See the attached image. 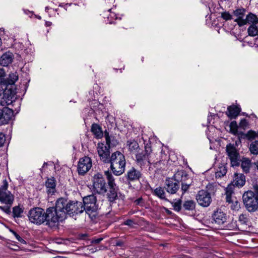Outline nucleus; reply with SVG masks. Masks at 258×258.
I'll return each mask as SVG.
<instances>
[{"label":"nucleus","instance_id":"nucleus-1","mask_svg":"<svg viewBox=\"0 0 258 258\" xmlns=\"http://www.w3.org/2000/svg\"><path fill=\"white\" fill-rule=\"evenodd\" d=\"M58 223L63 221L67 217V215L73 217L82 213L84 211L83 204L78 201H68L64 198L58 199L54 207Z\"/></svg>","mask_w":258,"mask_h":258},{"label":"nucleus","instance_id":"nucleus-2","mask_svg":"<svg viewBox=\"0 0 258 258\" xmlns=\"http://www.w3.org/2000/svg\"><path fill=\"white\" fill-rule=\"evenodd\" d=\"M29 221L36 225H40L44 222L49 227H53L58 223L54 207L44 210L40 207L33 208L28 214Z\"/></svg>","mask_w":258,"mask_h":258},{"label":"nucleus","instance_id":"nucleus-3","mask_svg":"<svg viewBox=\"0 0 258 258\" xmlns=\"http://www.w3.org/2000/svg\"><path fill=\"white\" fill-rule=\"evenodd\" d=\"M152 153V149L150 146L147 144L145 146V149L142 150L141 152H138L135 155V162L137 165L143 169L149 166V170L152 167L157 168H161L159 165L162 163V160L166 159L167 155L165 153L161 152L162 160L159 161L155 162L154 161L151 162L150 160L151 154Z\"/></svg>","mask_w":258,"mask_h":258},{"label":"nucleus","instance_id":"nucleus-4","mask_svg":"<svg viewBox=\"0 0 258 258\" xmlns=\"http://www.w3.org/2000/svg\"><path fill=\"white\" fill-rule=\"evenodd\" d=\"M108 163L110 164V169L113 173L116 176L121 175L125 171V157L119 151H116L111 154Z\"/></svg>","mask_w":258,"mask_h":258},{"label":"nucleus","instance_id":"nucleus-5","mask_svg":"<svg viewBox=\"0 0 258 258\" xmlns=\"http://www.w3.org/2000/svg\"><path fill=\"white\" fill-rule=\"evenodd\" d=\"M242 198L243 205L248 212L258 211V195L256 193H253L252 190H248L243 194Z\"/></svg>","mask_w":258,"mask_h":258},{"label":"nucleus","instance_id":"nucleus-6","mask_svg":"<svg viewBox=\"0 0 258 258\" xmlns=\"http://www.w3.org/2000/svg\"><path fill=\"white\" fill-rule=\"evenodd\" d=\"M92 191L93 193L103 195L107 191V184L103 175L99 173L92 176Z\"/></svg>","mask_w":258,"mask_h":258},{"label":"nucleus","instance_id":"nucleus-7","mask_svg":"<svg viewBox=\"0 0 258 258\" xmlns=\"http://www.w3.org/2000/svg\"><path fill=\"white\" fill-rule=\"evenodd\" d=\"M175 181L181 183L182 194H184L191 185V179L189 175L183 170L177 171L174 175Z\"/></svg>","mask_w":258,"mask_h":258},{"label":"nucleus","instance_id":"nucleus-8","mask_svg":"<svg viewBox=\"0 0 258 258\" xmlns=\"http://www.w3.org/2000/svg\"><path fill=\"white\" fill-rule=\"evenodd\" d=\"M83 208L87 214L90 216L92 214L96 213L98 209L96 204V197L93 194L83 198Z\"/></svg>","mask_w":258,"mask_h":258},{"label":"nucleus","instance_id":"nucleus-9","mask_svg":"<svg viewBox=\"0 0 258 258\" xmlns=\"http://www.w3.org/2000/svg\"><path fill=\"white\" fill-rule=\"evenodd\" d=\"M8 183L5 180L0 187V202L2 204L12 206L14 201V196L8 190Z\"/></svg>","mask_w":258,"mask_h":258},{"label":"nucleus","instance_id":"nucleus-10","mask_svg":"<svg viewBox=\"0 0 258 258\" xmlns=\"http://www.w3.org/2000/svg\"><path fill=\"white\" fill-rule=\"evenodd\" d=\"M105 174L107 178L108 185L109 187V192L107 194V198L109 201L112 202L115 201L117 197V187L111 173L109 171H107L105 172Z\"/></svg>","mask_w":258,"mask_h":258},{"label":"nucleus","instance_id":"nucleus-11","mask_svg":"<svg viewBox=\"0 0 258 258\" xmlns=\"http://www.w3.org/2000/svg\"><path fill=\"white\" fill-rule=\"evenodd\" d=\"M3 89V96L0 99V104L3 106H6L12 103L16 92L15 88H9V86H6Z\"/></svg>","mask_w":258,"mask_h":258},{"label":"nucleus","instance_id":"nucleus-12","mask_svg":"<svg viewBox=\"0 0 258 258\" xmlns=\"http://www.w3.org/2000/svg\"><path fill=\"white\" fill-rule=\"evenodd\" d=\"M226 151L230 160L232 166H238L239 165V155L235 146L232 144L226 146Z\"/></svg>","mask_w":258,"mask_h":258},{"label":"nucleus","instance_id":"nucleus-13","mask_svg":"<svg viewBox=\"0 0 258 258\" xmlns=\"http://www.w3.org/2000/svg\"><path fill=\"white\" fill-rule=\"evenodd\" d=\"M110 145L99 143L97 144V152L101 161L105 163H109L110 157Z\"/></svg>","mask_w":258,"mask_h":258},{"label":"nucleus","instance_id":"nucleus-14","mask_svg":"<svg viewBox=\"0 0 258 258\" xmlns=\"http://www.w3.org/2000/svg\"><path fill=\"white\" fill-rule=\"evenodd\" d=\"M92 167V160L90 158L85 156L80 159L77 170L79 175H83L86 173Z\"/></svg>","mask_w":258,"mask_h":258},{"label":"nucleus","instance_id":"nucleus-15","mask_svg":"<svg viewBox=\"0 0 258 258\" xmlns=\"http://www.w3.org/2000/svg\"><path fill=\"white\" fill-rule=\"evenodd\" d=\"M198 204L204 207H208L212 202L211 194L207 190H201L196 195Z\"/></svg>","mask_w":258,"mask_h":258},{"label":"nucleus","instance_id":"nucleus-16","mask_svg":"<svg viewBox=\"0 0 258 258\" xmlns=\"http://www.w3.org/2000/svg\"><path fill=\"white\" fill-rule=\"evenodd\" d=\"M212 219L215 223L221 225L226 222L227 216L221 209H218L212 214Z\"/></svg>","mask_w":258,"mask_h":258},{"label":"nucleus","instance_id":"nucleus-17","mask_svg":"<svg viewBox=\"0 0 258 258\" xmlns=\"http://www.w3.org/2000/svg\"><path fill=\"white\" fill-rule=\"evenodd\" d=\"M179 182L174 180V176L172 178H169L166 180L165 188L168 193L171 194H175L179 189Z\"/></svg>","mask_w":258,"mask_h":258},{"label":"nucleus","instance_id":"nucleus-18","mask_svg":"<svg viewBox=\"0 0 258 258\" xmlns=\"http://www.w3.org/2000/svg\"><path fill=\"white\" fill-rule=\"evenodd\" d=\"M13 114L12 109L6 108L4 109H0V123L5 124L11 119Z\"/></svg>","mask_w":258,"mask_h":258},{"label":"nucleus","instance_id":"nucleus-19","mask_svg":"<svg viewBox=\"0 0 258 258\" xmlns=\"http://www.w3.org/2000/svg\"><path fill=\"white\" fill-rule=\"evenodd\" d=\"M245 12V9L241 8L236 9L233 12V15L236 18L234 21L236 22L239 27L243 26Z\"/></svg>","mask_w":258,"mask_h":258},{"label":"nucleus","instance_id":"nucleus-20","mask_svg":"<svg viewBox=\"0 0 258 258\" xmlns=\"http://www.w3.org/2000/svg\"><path fill=\"white\" fill-rule=\"evenodd\" d=\"M141 172L136 169L135 167H132L127 172L126 175L127 180L134 181L139 180L142 177Z\"/></svg>","mask_w":258,"mask_h":258},{"label":"nucleus","instance_id":"nucleus-21","mask_svg":"<svg viewBox=\"0 0 258 258\" xmlns=\"http://www.w3.org/2000/svg\"><path fill=\"white\" fill-rule=\"evenodd\" d=\"M231 183L234 186L242 187L245 183V176L242 173H235L233 180Z\"/></svg>","mask_w":258,"mask_h":258},{"label":"nucleus","instance_id":"nucleus-22","mask_svg":"<svg viewBox=\"0 0 258 258\" xmlns=\"http://www.w3.org/2000/svg\"><path fill=\"white\" fill-rule=\"evenodd\" d=\"M18 80V75L17 72L11 73L9 75V77L5 80L4 82L1 84V85L5 86H8L9 88L11 87L12 89H14V85L16 82Z\"/></svg>","mask_w":258,"mask_h":258},{"label":"nucleus","instance_id":"nucleus-23","mask_svg":"<svg viewBox=\"0 0 258 258\" xmlns=\"http://www.w3.org/2000/svg\"><path fill=\"white\" fill-rule=\"evenodd\" d=\"M13 54L10 52L4 53L0 58V64L4 67H7L13 62Z\"/></svg>","mask_w":258,"mask_h":258},{"label":"nucleus","instance_id":"nucleus-24","mask_svg":"<svg viewBox=\"0 0 258 258\" xmlns=\"http://www.w3.org/2000/svg\"><path fill=\"white\" fill-rule=\"evenodd\" d=\"M48 194L53 195L56 191V180L53 177L48 178L45 181Z\"/></svg>","mask_w":258,"mask_h":258},{"label":"nucleus","instance_id":"nucleus-25","mask_svg":"<svg viewBox=\"0 0 258 258\" xmlns=\"http://www.w3.org/2000/svg\"><path fill=\"white\" fill-rule=\"evenodd\" d=\"M241 111L240 108L237 106L231 105L227 108V111L226 112V115L229 118H235L239 114Z\"/></svg>","mask_w":258,"mask_h":258},{"label":"nucleus","instance_id":"nucleus-26","mask_svg":"<svg viewBox=\"0 0 258 258\" xmlns=\"http://www.w3.org/2000/svg\"><path fill=\"white\" fill-rule=\"evenodd\" d=\"M244 22L243 26L247 24H250V25L257 24L258 23V17L255 14L249 12L246 15Z\"/></svg>","mask_w":258,"mask_h":258},{"label":"nucleus","instance_id":"nucleus-27","mask_svg":"<svg viewBox=\"0 0 258 258\" xmlns=\"http://www.w3.org/2000/svg\"><path fill=\"white\" fill-rule=\"evenodd\" d=\"M24 212V208L23 206L18 205L13 208V211L11 215L14 218H21Z\"/></svg>","mask_w":258,"mask_h":258},{"label":"nucleus","instance_id":"nucleus-28","mask_svg":"<svg viewBox=\"0 0 258 258\" xmlns=\"http://www.w3.org/2000/svg\"><path fill=\"white\" fill-rule=\"evenodd\" d=\"M127 145L129 151L132 153H137L138 151V150L140 149L139 145L137 142L135 140H130L127 141Z\"/></svg>","mask_w":258,"mask_h":258},{"label":"nucleus","instance_id":"nucleus-29","mask_svg":"<svg viewBox=\"0 0 258 258\" xmlns=\"http://www.w3.org/2000/svg\"><path fill=\"white\" fill-rule=\"evenodd\" d=\"M91 132L97 138H100L103 135L100 126L96 123L92 125Z\"/></svg>","mask_w":258,"mask_h":258},{"label":"nucleus","instance_id":"nucleus-30","mask_svg":"<svg viewBox=\"0 0 258 258\" xmlns=\"http://www.w3.org/2000/svg\"><path fill=\"white\" fill-rule=\"evenodd\" d=\"M231 183L229 184L225 189L226 200L227 202L231 203L232 202L231 196L233 194V187Z\"/></svg>","mask_w":258,"mask_h":258},{"label":"nucleus","instance_id":"nucleus-31","mask_svg":"<svg viewBox=\"0 0 258 258\" xmlns=\"http://www.w3.org/2000/svg\"><path fill=\"white\" fill-rule=\"evenodd\" d=\"M251 166V161L248 158H243L241 161V167L245 173H248Z\"/></svg>","mask_w":258,"mask_h":258},{"label":"nucleus","instance_id":"nucleus-32","mask_svg":"<svg viewBox=\"0 0 258 258\" xmlns=\"http://www.w3.org/2000/svg\"><path fill=\"white\" fill-rule=\"evenodd\" d=\"M183 208L187 211L194 210L196 208V203L193 200L186 201L183 204Z\"/></svg>","mask_w":258,"mask_h":258},{"label":"nucleus","instance_id":"nucleus-33","mask_svg":"<svg viewBox=\"0 0 258 258\" xmlns=\"http://www.w3.org/2000/svg\"><path fill=\"white\" fill-rule=\"evenodd\" d=\"M238 125L236 121H232L229 124L230 132L234 135H242V133H238Z\"/></svg>","mask_w":258,"mask_h":258},{"label":"nucleus","instance_id":"nucleus-34","mask_svg":"<svg viewBox=\"0 0 258 258\" xmlns=\"http://www.w3.org/2000/svg\"><path fill=\"white\" fill-rule=\"evenodd\" d=\"M247 33L249 36L254 37L258 35V26L256 24L250 25L247 29Z\"/></svg>","mask_w":258,"mask_h":258},{"label":"nucleus","instance_id":"nucleus-35","mask_svg":"<svg viewBox=\"0 0 258 258\" xmlns=\"http://www.w3.org/2000/svg\"><path fill=\"white\" fill-rule=\"evenodd\" d=\"M227 172V169L225 166L222 165L219 167L217 171L215 172V176L216 178H220L224 176Z\"/></svg>","mask_w":258,"mask_h":258},{"label":"nucleus","instance_id":"nucleus-36","mask_svg":"<svg viewBox=\"0 0 258 258\" xmlns=\"http://www.w3.org/2000/svg\"><path fill=\"white\" fill-rule=\"evenodd\" d=\"M154 194L161 199L167 200V199L165 198V194L164 190L162 187H157L154 190Z\"/></svg>","mask_w":258,"mask_h":258},{"label":"nucleus","instance_id":"nucleus-37","mask_svg":"<svg viewBox=\"0 0 258 258\" xmlns=\"http://www.w3.org/2000/svg\"><path fill=\"white\" fill-rule=\"evenodd\" d=\"M249 151L254 155L258 154V140L252 142L249 146Z\"/></svg>","mask_w":258,"mask_h":258},{"label":"nucleus","instance_id":"nucleus-38","mask_svg":"<svg viewBox=\"0 0 258 258\" xmlns=\"http://www.w3.org/2000/svg\"><path fill=\"white\" fill-rule=\"evenodd\" d=\"M238 221L241 224L247 225L249 222L248 216L246 214H241L239 216Z\"/></svg>","mask_w":258,"mask_h":258},{"label":"nucleus","instance_id":"nucleus-39","mask_svg":"<svg viewBox=\"0 0 258 258\" xmlns=\"http://www.w3.org/2000/svg\"><path fill=\"white\" fill-rule=\"evenodd\" d=\"M108 12H109V16L107 17L108 23L112 24L113 23L114 20L117 19V15L115 12L112 11V9H109Z\"/></svg>","mask_w":258,"mask_h":258},{"label":"nucleus","instance_id":"nucleus-40","mask_svg":"<svg viewBox=\"0 0 258 258\" xmlns=\"http://www.w3.org/2000/svg\"><path fill=\"white\" fill-rule=\"evenodd\" d=\"M221 17L225 21L232 19V15L229 12H224L221 13Z\"/></svg>","mask_w":258,"mask_h":258},{"label":"nucleus","instance_id":"nucleus-41","mask_svg":"<svg viewBox=\"0 0 258 258\" xmlns=\"http://www.w3.org/2000/svg\"><path fill=\"white\" fill-rule=\"evenodd\" d=\"M172 206L173 207L174 210L176 211L179 212L181 210V201L178 200L176 202L172 203Z\"/></svg>","mask_w":258,"mask_h":258},{"label":"nucleus","instance_id":"nucleus-42","mask_svg":"<svg viewBox=\"0 0 258 258\" xmlns=\"http://www.w3.org/2000/svg\"><path fill=\"white\" fill-rule=\"evenodd\" d=\"M11 206H0V210L4 212L8 215H11L12 211L11 210Z\"/></svg>","mask_w":258,"mask_h":258},{"label":"nucleus","instance_id":"nucleus-43","mask_svg":"<svg viewBox=\"0 0 258 258\" xmlns=\"http://www.w3.org/2000/svg\"><path fill=\"white\" fill-rule=\"evenodd\" d=\"M11 232L14 234V235L15 236L16 238L21 243L25 244L26 241L25 240H24L21 237V236L17 233L16 232H15L14 230H11Z\"/></svg>","mask_w":258,"mask_h":258},{"label":"nucleus","instance_id":"nucleus-44","mask_svg":"<svg viewBox=\"0 0 258 258\" xmlns=\"http://www.w3.org/2000/svg\"><path fill=\"white\" fill-rule=\"evenodd\" d=\"M227 228L231 230H235L238 229L236 221H232L230 224H228Z\"/></svg>","mask_w":258,"mask_h":258},{"label":"nucleus","instance_id":"nucleus-45","mask_svg":"<svg viewBox=\"0 0 258 258\" xmlns=\"http://www.w3.org/2000/svg\"><path fill=\"white\" fill-rule=\"evenodd\" d=\"M247 125H248V122L245 119H242L241 120V121L239 123L240 127L244 130Z\"/></svg>","mask_w":258,"mask_h":258},{"label":"nucleus","instance_id":"nucleus-46","mask_svg":"<svg viewBox=\"0 0 258 258\" xmlns=\"http://www.w3.org/2000/svg\"><path fill=\"white\" fill-rule=\"evenodd\" d=\"M6 142V136L3 133H0V147H3Z\"/></svg>","mask_w":258,"mask_h":258},{"label":"nucleus","instance_id":"nucleus-47","mask_svg":"<svg viewBox=\"0 0 258 258\" xmlns=\"http://www.w3.org/2000/svg\"><path fill=\"white\" fill-rule=\"evenodd\" d=\"M134 224V222L133 220L131 219H128L123 222V225L129 226L131 227L133 226Z\"/></svg>","mask_w":258,"mask_h":258},{"label":"nucleus","instance_id":"nucleus-48","mask_svg":"<svg viewBox=\"0 0 258 258\" xmlns=\"http://www.w3.org/2000/svg\"><path fill=\"white\" fill-rule=\"evenodd\" d=\"M105 138L106 139V144H107L106 145H110V138H109L108 133H105Z\"/></svg>","mask_w":258,"mask_h":258},{"label":"nucleus","instance_id":"nucleus-49","mask_svg":"<svg viewBox=\"0 0 258 258\" xmlns=\"http://www.w3.org/2000/svg\"><path fill=\"white\" fill-rule=\"evenodd\" d=\"M6 76L5 72L3 69H0V80H2Z\"/></svg>","mask_w":258,"mask_h":258},{"label":"nucleus","instance_id":"nucleus-50","mask_svg":"<svg viewBox=\"0 0 258 258\" xmlns=\"http://www.w3.org/2000/svg\"><path fill=\"white\" fill-rule=\"evenodd\" d=\"M253 193H256L258 195V185L257 183L253 184Z\"/></svg>","mask_w":258,"mask_h":258},{"label":"nucleus","instance_id":"nucleus-51","mask_svg":"<svg viewBox=\"0 0 258 258\" xmlns=\"http://www.w3.org/2000/svg\"><path fill=\"white\" fill-rule=\"evenodd\" d=\"M254 135H255V133L253 132H252L251 131H249L247 133V134L245 135V136L246 137L250 138V137H254Z\"/></svg>","mask_w":258,"mask_h":258},{"label":"nucleus","instance_id":"nucleus-52","mask_svg":"<svg viewBox=\"0 0 258 258\" xmlns=\"http://www.w3.org/2000/svg\"><path fill=\"white\" fill-rule=\"evenodd\" d=\"M103 240L102 238H95L92 240V243L98 244Z\"/></svg>","mask_w":258,"mask_h":258},{"label":"nucleus","instance_id":"nucleus-53","mask_svg":"<svg viewBox=\"0 0 258 258\" xmlns=\"http://www.w3.org/2000/svg\"><path fill=\"white\" fill-rule=\"evenodd\" d=\"M142 201V198H139L135 201V203L136 205H139L140 204L141 202Z\"/></svg>","mask_w":258,"mask_h":258},{"label":"nucleus","instance_id":"nucleus-54","mask_svg":"<svg viewBox=\"0 0 258 258\" xmlns=\"http://www.w3.org/2000/svg\"><path fill=\"white\" fill-rule=\"evenodd\" d=\"M116 246H122L123 245V243L121 241H118L116 242Z\"/></svg>","mask_w":258,"mask_h":258},{"label":"nucleus","instance_id":"nucleus-55","mask_svg":"<svg viewBox=\"0 0 258 258\" xmlns=\"http://www.w3.org/2000/svg\"><path fill=\"white\" fill-rule=\"evenodd\" d=\"M51 22H46V25L47 26H50V25H51Z\"/></svg>","mask_w":258,"mask_h":258},{"label":"nucleus","instance_id":"nucleus-56","mask_svg":"<svg viewBox=\"0 0 258 258\" xmlns=\"http://www.w3.org/2000/svg\"><path fill=\"white\" fill-rule=\"evenodd\" d=\"M47 165V163L46 162H44L43 165V167H44L45 166H46Z\"/></svg>","mask_w":258,"mask_h":258}]
</instances>
